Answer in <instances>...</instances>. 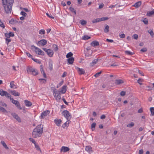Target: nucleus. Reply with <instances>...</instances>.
Listing matches in <instances>:
<instances>
[{
  "label": "nucleus",
  "mask_w": 154,
  "mask_h": 154,
  "mask_svg": "<svg viewBox=\"0 0 154 154\" xmlns=\"http://www.w3.org/2000/svg\"><path fill=\"white\" fill-rule=\"evenodd\" d=\"M69 9L72 12L74 13L75 15H76V10L75 9H74L73 8L70 7L69 8Z\"/></svg>",
  "instance_id": "29"
},
{
  "label": "nucleus",
  "mask_w": 154,
  "mask_h": 154,
  "mask_svg": "<svg viewBox=\"0 0 154 154\" xmlns=\"http://www.w3.org/2000/svg\"><path fill=\"white\" fill-rule=\"evenodd\" d=\"M0 111L4 113H7V111L3 107L0 106Z\"/></svg>",
  "instance_id": "34"
},
{
  "label": "nucleus",
  "mask_w": 154,
  "mask_h": 154,
  "mask_svg": "<svg viewBox=\"0 0 154 154\" xmlns=\"http://www.w3.org/2000/svg\"><path fill=\"white\" fill-rule=\"evenodd\" d=\"M134 123L133 122H131L130 124H129L127 125V126L128 127L131 128L134 126Z\"/></svg>",
  "instance_id": "41"
},
{
  "label": "nucleus",
  "mask_w": 154,
  "mask_h": 154,
  "mask_svg": "<svg viewBox=\"0 0 154 154\" xmlns=\"http://www.w3.org/2000/svg\"><path fill=\"white\" fill-rule=\"evenodd\" d=\"M54 47V50L55 51H57L58 50V48L56 45H53Z\"/></svg>",
  "instance_id": "61"
},
{
  "label": "nucleus",
  "mask_w": 154,
  "mask_h": 154,
  "mask_svg": "<svg viewBox=\"0 0 154 154\" xmlns=\"http://www.w3.org/2000/svg\"><path fill=\"white\" fill-rule=\"evenodd\" d=\"M26 54L29 57H31V58H32V56L30 54H29V53H27V52H26Z\"/></svg>",
  "instance_id": "64"
},
{
  "label": "nucleus",
  "mask_w": 154,
  "mask_h": 154,
  "mask_svg": "<svg viewBox=\"0 0 154 154\" xmlns=\"http://www.w3.org/2000/svg\"><path fill=\"white\" fill-rule=\"evenodd\" d=\"M140 51L142 52H145L147 51V49L146 48H143L141 49L140 50Z\"/></svg>",
  "instance_id": "56"
},
{
  "label": "nucleus",
  "mask_w": 154,
  "mask_h": 154,
  "mask_svg": "<svg viewBox=\"0 0 154 154\" xmlns=\"http://www.w3.org/2000/svg\"><path fill=\"white\" fill-rule=\"evenodd\" d=\"M20 14L24 17H26L27 15V14L23 11H21Z\"/></svg>",
  "instance_id": "52"
},
{
  "label": "nucleus",
  "mask_w": 154,
  "mask_h": 154,
  "mask_svg": "<svg viewBox=\"0 0 154 154\" xmlns=\"http://www.w3.org/2000/svg\"><path fill=\"white\" fill-rule=\"evenodd\" d=\"M26 71L28 73H32V74L34 75H36L38 74V72L37 70L32 67H28L27 68Z\"/></svg>",
  "instance_id": "3"
},
{
  "label": "nucleus",
  "mask_w": 154,
  "mask_h": 154,
  "mask_svg": "<svg viewBox=\"0 0 154 154\" xmlns=\"http://www.w3.org/2000/svg\"><path fill=\"white\" fill-rule=\"evenodd\" d=\"M29 140L31 142H32V143H34V144L36 143L35 140L32 138H29Z\"/></svg>",
  "instance_id": "49"
},
{
  "label": "nucleus",
  "mask_w": 154,
  "mask_h": 154,
  "mask_svg": "<svg viewBox=\"0 0 154 154\" xmlns=\"http://www.w3.org/2000/svg\"><path fill=\"white\" fill-rule=\"evenodd\" d=\"M9 92L13 95L15 96H18L20 95V93L18 92L15 91L14 90H9Z\"/></svg>",
  "instance_id": "15"
},
{
  "label": "nucleus",
  "mask_w": 154,
  "mask_h": 154,
  "mask_svg": "<svg viewBox=\"0 0 154 154\" xmlns=\"http://www.w3.org/2000/svg\"><path fill=\"white\" fill-rule=\"evenodd\" d=\"M0 26L3 28H4L5 27L4 24L1 20H0Z\"/></svg>",
  "instance_id": "48"
},
{
  "label": "nucleus",
  "mask_w": 154,
  "mask_h": 154,
  "mask_svg": "<svg viewBox=\"0 0 154 154\" xmlns=\"http://www.w3.org/2000/svg\"><path fill=\"white\" fill-rule=\"evenodd\" d=\"M54 122L57 126H60V125L62 121L61 119H55L54 120Z\"/></svg>",
  "instance_id": "21"
},
{
  "label": "nucleus",
  "mask_w": 154,
  "mask_h": 154,
  "mask_svg": "<svg viewBox=\"0 0 154 154\" xmlns=\"http://www.w3.org/2000/svg\"><path fill=\"white\" fill-rule=\"evenodd\" d=\"M39 33L40 34L44 35L45 33V31L44 29H41L39 31Z\"/></svg>",
  "instance_id": "46"
},
{
  "label": "nucleus",
  "mask_w": 154,
  "mask_h": 154,
  "mask_svg": "<svg viewBox=\"0 0 154 154\" xmlns=\"http://www.w3.org/2000/svg\"><path fill=\"white\" fill-rule=\"evenodd\" d=\"M0 105H2V106H5V107H6L7 106V105L6 103H5L3 102L2 101L0 102Z\"/></svg>",
  "instance_id": "51"
},
{
  "label": "nucleus",
  "mask_w": 154,
  "mask_h": 154,
  "mask_svg": "<svg viewBox=\"0 0 154 154\" xmlns=\"http://www.w3.org/2000/svg\"><path fill=\"white\" fill-rule=\"evenodd\" d=\"M141 2L139 1L136 3L133 6L135 7L136 8H138L141 5Z\"/></svg>",
  "instance_id": "25"
},
{
  "label": "nucleus",
  "mask_w": 154,
  "mask_h": 154,
  "mask_svg": "<svg viewBox=\"0 0 154 154\" xmlns=\"http://www.w3.org/2000/svg\"><path fill=\"white\" fill-rule=\"evenodd\" d=\"M96 125V123L95 122L91 124V129L92 131H94V129H95Z\"/></svg>",
  "instance_id": "42"
},
{
  "label": "nucleus",
  "mask_w": 154,
  "mask_h": 154,
  "mask_svg": "<svg viewBox=\"0 0 154 154\" xmlns=\"http://www.w3.org/2000/svg\"><path fill=\"white\" fill-rule=\"evenodd\" d=\"M102 72L101 71H100V72H97L94 75V76L95 77H98L101 74Z\"/></svg>",
  "instance_id": "50"
},
{
  "label": "nucleus",
  "mask_w": 154,
  "mask_h": 154,
  "mask_svg": "<svg viewBox=\"0 0 154 154\" xmlns=\"http://www.w3.org/2000/svg\"><path fill=\"white\" fill-rule=\"evenodd\" d=\"M91 38V37L88 36L87 35H85L82 37V38L85 40H87Z\"/></svg>",
  "instance_id": "32"
},
{
  "label": "nucleus",
  "mask_w": 154,
  "mask_h": 154,
  "mask_svg": "<svg viewBox=\"0 0 154 154\" xmlns=\"http://www.w3.org/2000/svg\"><path fill=\"white\" fill-rule=\"evenodd\" d=\"M91 46L93 47L97 46L99 45V42L97 41H94L91 42Z\"/></svg>",
  "instance_id": "17"
},
{
  "label": "nucleus",
  "mask_w": 154,
  "mask_h": 154,
  "mask_svg": "<svg viewBox=\"0 0 154 154\" xmlns=\"http://www.w3.org/2000/svg\"><path fill=\"white\" fill-rule=\"evenodd\" d=\"M76 69H77L78 71L79 72V73L80 75L85 74V71L83 69H80L78 67H77Z\"/></svg>",
  "instance_id": "16"
},
{
  "label": "nucleus",
  "mask_w": 154,
  "mask_h": 154,
  "mask_svg": "<svg viewBox=\"0 0 154 154\" xmlns=\"http://www.w3.org/2000/svg\"><path fill=\"white\" fill-rule=\"evenodd\" d=\"M85 150L89 152H92V148L90 146H86L85 147Z\"/></svg>",
  "instance_id": "18"
},
{
  "label": "nucleus",
  "mask_w": 154,
  "mask_h": 154,
  "mask_svg": "<svg viewBox=\"0 0 154 154\" xmlns=\"http://www.w3.org/2000/svg\"><path fill=\"white\" fill-rule=\"evenodd\" d=\"M109 26L108 25H106L105 26L104 30V32L105 33L108 32H109Z\"/></svg>",
  "instance_id": "30"
},
{
  "label": "nucleus",
  "mask_w": 154,
  "mask_h": 154,
  "mask_svg": "<svg viewBox=\"0 0 154 154\" xmlns=\"http://www.w3.org/2000/svg\"><path fill=\"white\" fill-rule=\"evenodd\" d=\"M62 114L64 116L67 120H70L72 118L71 113L67 110L63 111L62 112Z\"/></svg>",
  "instance_id": "5"
},
{
  "label": "nucleus",
  "mask_w": 154,
  "mask_h": 154,
  "mask_svg": "<svg viewBox=\"0 0 154 154\" xmlns=\"http://www.w3.org/2000/svg\"><path fill=\"white\" fill-rule=\"evenodd\" d=\"M31 47L35 49V51L37 54L42 55H44V52L42 51L40 48H39L38 47H36L33 45H32Z\"/></svg>",
  "instance_id": "7"
},
{
  "label": "nucleus",
  "mask_w": 154,
  "mask_h": 154,
  "mask_svg": "<svg viewBox=\"0 0 154 154\" xmlns=\"http://www.w3.org/2000/svg\"><path fill=\"white\" fill-rule=\"evenodd\" d=\"M14 2V0H8L6 1V3H2L6 13L8 14L11 13Z\"/></svg>",
  "instance_id": "2"
},
{
  "label": "nucleus",
  "mask_w": 154,
  "mask_h": 154,
  "mask_svg": "<svg viewBox=\"0 0 154 154\" xmlns=\"http://www.w3.org/2000/svg\"><path fill=\"white\" fill-rule=\"evenodd\" d=\"M154 14V11L153 9L150 11L148 12L146 14V15L150 17L152 15Z\"/></svg>",
  "instance_id": "28"
},
{
  "label": "nucleus",
  "mask_w": 154,
  "mask_h": 154,
  "mask_svg": "<svg viewBox=\"0 0 154 154\" xmlns=\"http://www.w3.org/2000/svg\"><path fill=\"white\" fill-rule=\"evenodd\" d=\"M74 58L73 57H71L69 58H68L67 60V61L70 64H72L73 63L74 61Z\"/></svg>",
  "instance_id": "20"
},
{
  "label": "nucleus",
  "mask_w": 154,
  "mask_h": 154,
  "mask_svg": "<svg viewBox=\"0 0 154 154\" xmlns=\"http://www.w3.org/2000/svg\"><path fill=\"white\" fill-rule=\"evenodd\" d=\"M98 60V59H95L92 62L90 63V66H93L95 64H96Z\"/></svg>",
  "instance_id": "24"
},
{
  "label": "nucleus",
  "mask_w": 154,
  "mask_h": 154,
  "mask_svg": "<svg viewBox=\"0 0 154 154\" xmlns=\"http://www.w3.org/2000/svg\"><path fill=\"white\" fill-rule=\"evenodd\" d=\"M69 149L68 147L63 146L61 147V149L60 152H65L69 151Z\"/></svg>",
  "instance_id": "14"
},
{
  "label": "nucleus",
  "mask_w": 154,
  "mask_h": 154,
  "mask_svg": "<svg viewBox=\"0 0 154 154\" xmlns=\"http://www.w3.org/2000/svg\"><path fill=\"white\" fill-rule=\"evenodd\" d=\"M123 83V81L121 79L116 80L115 82V84L117 85H119Z\"/></svg>",
  "instance_id": "26"
},
{
  "label": "nucleus",
  "mask_w": 154,
  "mask_h": 154,
  "mask_svg": "<svg viewBox=\"0 0 154 154\" xmlns=\"http://www.w3.org/2000/svg\"><path fill=\"white\" fill-rule=\"evenodd\" d=\"M133 37L135 39H137L138 38V35L137 34H134L133 36Z\"/></svg>",
  "instance_id": "54"
},
{
  "label": "nucleus",
  "mask_w": 154,
  "mask_h": 154,
  "mask_svg": "<svg viewBox=\"0 0 154 154\" xmlns=\"http://www.w3.org/2000/svg\"><path fill=\"white\" fill-rule=\"evenodd\" d=\"M70 122V120H67V121L63 125V128H64L65 127L69 125Z\"/></svg>",
  "instance_id": "35"
},
{
  "label": "nucleus",
  "mask_w": 154,
  "mask_h": 154,
  "mask_svg": "<svg viewBox=\"0 0 154 154\" xmlns=\"http://www.w3.org/2000/svg\"><path fill=\"white\" fill-rule=\"evenodd\" d=\"M47 40L44 39H43L38 41L37 44H38L42 46H44L45 45L47 44Z\"/></svg>",
  "instance_id": "12"
},
{
  "label": "nucleus",
  "mask_w": 154,
  "mask_h": 154,
  "mask_svg": "<svg viewBox=\"0 0 154 154\" xmlns=\"http://www.w3.org/2000/svg\"><path fill=\"white\" fill-rule=\"evenodd\" d=\"M0 95L2 96H5L7 98H9L11 97V95L7 91H4L2 89L0 90Z\"/></svg>",
  "instance_id": "9"
},
{
  "label": "nucleus",
  "mask_w": 154,
  "mask_h": 154,
  "mask_svg": "<svg viewBox=\"0 0 154 154\" xmlns=\"http://www.w3.org/2000/svg\"><path fill=\"white\" fill-rule=\"evenodd\" d=\"M43 125H39L37 126L33 130L32 133V137L34 138H37L41 136L43 132Z\"/></svg>",
  "instance_id": "1"
},
{
  "label": "nucleus",
  "mask_w": 154,
  "mask_h": 154,
  "mask_svg": "<svg viewBox=\"0 0 154 154\" xmlns=\"http://www.w3.org/2000/svg\"><path fill=\"white\" fill-rule=\"evenodd\" d=\"M93 51L91 50L86 51L85 53V58L87 59H88L89 57L91 55Z\"/></svg>",
  "instance_id": "13"
},
{
  "label": "nucleus",
  "mask_w": 154,
  "mask_h": 154,
  "mask_svg": "<svg viewBox=\"0 0 154 154\" xmlns=\"http://www.w3.org/2000/svg\"><path fill=\"white\" fill-rule=\"evenodd\" d=\"M10 87L11 88H16L17 87L14 84V82L11 81L10 83Z\"/></svg>",
  "instance_id": "27"
},
{
  "label": "nucleus",
  "mask_w": 154,
  "mask_h": 154,
  "mask_svg": "<svg viewBox=\"0 0 154 154\" xmlns=\"http://www.w3.org/2000/svg\"><path fill=\"white\" fill-rule=\"evenodd\" d=\"M11 115L17 121H18V122H21V119L17 114H16L15 113H12Z\"/></svg>",
  "instance_id": "11"
},
{
  "label": "nucleus",
  "mask_w": 154,
  "mask_h": 154,
  "mask_svg": "<svg viewBox=\"0 0 154 154\" xmlns=\"http://www.w3.org/2000/svg\"><path fill=\"white\" fill-rule=\"evenodd\" d=\"M14 21L13 19H11L9 21V23L11 24H14Z\"/></svg>",
  "instance_id": "57"
},
{
  "label": "nucleus",
  "mask_w": 154,
  "mask_h": 154,
  "mask_svg": "<svg viewBox=\"0 0 154 154\" xmlns=\"http://www.w3.org/2000/svg\"><path fill=\"white\" fill-rule=\"evenodd\" d=\"M5 37H6L7 38H9L10 37V35L9 33H5Z\"/></svg>",
  "instance_id": "58"
},
{
  "label": "nucleus",
  "mask_w": 154,
  "mask_h": 154,
  "mask_svg": "<svg viewBox=\"0 0 154 154\" xmlns=\"http://www.w3.org/2000/svg\"><path fill=\"white\" fill-rule=\"evenodd\" d=\"M42 49L46 52L47 54L49 57H51L53 56L54 54V52L53 50L50 49H48L45 48H43Z\"/></svg>",
  "instance_id": "8"
},
{
  "label": "nucleus",
  "mask_w": 154,
  "mask_h": 154,
  "mask_svg": "<svg viewBox=\"0 0 154 154\" xmlns=\"http://www.w3.org/2000/svg\"><path fill=\"white\" fill-rule=\"evenodd\" d=\"M1 143L3 146L6 149H8V147L7 146V145L5 142L4 141H1Z\"/></svg>",
  "instance_id": "31"
},
{
  "label": "nucleus",
  "mask_w": 154,
  "mask_h": 154,
  "mask_svg": "<svg viewBox=\"0 0 154 154\" xmlns=\"http://www.w3.org/2000/svg\"><path fill=\"white\" fill-rule=\"evenodd\" d=\"M80 23L82 25H85L86 24L87 22L83 20H80Z\"/></svg>",
  "instance_id": "40"
},
{
  "label": "nucleus",
  "mask_w": 154,
  "mask_h": 154,
  "mask_svg": "<svg viewBox=\"0 0 154 154\" xmlns=\"http://www.w3.org/2000/svg\"><path fill=\"white\" fill-rule=\"evenodd\" d=\"M32 59L35 62L38 63H41V62L39 60L37 59H35V58H32Z\"/></svg>",
  "instance_id": "53"
},
{
  "label": "nucleus",
  "mask_w": 154,
  "mask_h": 154,
  "mask_svg": "<svg viewBox=\"0 0 154 154\" xmlns=\"http://www.w3.org/2000/svg\"><path fill=\"white\" fill-rule=\"evenodd\" d=\"M142 81L143 80L140 78L138 80L137 82L139 84L141 85H142V84L141 83V82H142Z\"/></svg>",
  "instance_id": "59"
},
{
  "label": "nucleus",
  "mask_w": 154,
  "mask_h": 154,
  "mask_svg": "<svg viewBox=\"0 0 154 154\" xmlns=\"http://www.w3.org/2000/svg\"><path fill=\"white\" fill-rule=\"evenodd\" d=\"M46 15L49 18L54 19V17H53L51 14L50 15L48 13H46Z\"/></svg>",
  "instance_id": "63"
},
{
  "label": "nucleus",
  "mask_w": 154,
  "mask_h": 154,
  "mask_svg": "<svg viewBox=\"0 0 154 154\" xmlns=\"http://www.w3.org/2000/svg\"><path fill=\"white\" fill-rule=\"evenodd\" d=\"M66 85H63L61 89V90L60 91V93H61L62 94L65 93L66 92Z\"/></svg>",
  "instance_id": "23"
},
{
  "label": "nucleus",
  "mask_w": 154,
  "mask_h": 154,
  "mask_svg": "<svg viewBox=\"0 0 154 154\" xmlns=\"http://www.w3.org/2000/svg\"><path fill=\"white\" fill-rule=\"evenodd\" d=\"M53 92L56 100L57 101H59L61 99L60 92V91H57L56 89H54Z\"/></svg>",
  "instance_id": "4"
},
{
  "label": "nucleus",
  "mask_w": 154,
  "mask_h": 154,
  "mask_svg": "<svg viewBox=\"0 0 154 154\" xmlns=\"http://www.w3.org/2000/svg\"><path fill=\"white\" fill-rule=\"evenodd\" d=\"M125 53L126 54L129 55H132L133 54V53L129 51H125Z\"/></svg>",
  "instance_id": "37"
},
{
  "label": "nucleus",
  "mask_w": 154,
  "mask_h": 154,
  "mask_svg": "<svg viewBox=\"0 0 154 154\" xmlns=\"http://www.w3.org/2000/svg\"><path fill=\"white\" fill-rule=\"evenodd\" d=\"M39 80H41L42 83H45L46 82V80L45 79H39Z\"/></svg>",
  "instance_id": "62"
},
{
  "label": "nucleus",
  "mask_w": 154,
  "mask_h": 154,
  "mask_svg": "<svg viewBox=\"0 0 154 154\" xmlns=\"http://www.w3.org/2000/svg\"><path fill=\"white\" fill-rule=\"evenodd\" d=\"M50 112L49 110H47L42 112L40 116V119H44L45 116L48 115Z\"/></svg>",
  "instance_id": "10"
},
{
  "label": "nucleus",
  "mask_w": 154,
  "mask_h": 154,
  "mask_svg": "<svg viewBox=\"0 0 154 154\" xmlns=\"http://www.w3.org/2000/svg\"><path fill=\"white\" fill-rule=\"evenodd\" d=\"M72 55H73V54L71 52H69L66 54V58H69L71 57H71Z\"/></svg>",
  "instance_id": "39"
},
{
  "label": "nucleus",
  "mask_w": 154,
  "mask_h": 154,
  "mask_svg": "<svg viewBox=\"0 0 154 154\" xmlns=\"http://www.w3.org/2000/svg\"><path fill=\"white\" fill-rule=\"evenodd\" d=\"M142 21L145 24H148V20L146 18H145Z\"/></svg>",
  "instance_id": "47"
},
{
  "label": "nucleus",
  "mask_w": 154,
  "mask_h": 154,
  "mask_svg": "<svg viewBox=\"0 0 154 154\" xmlns=\"http://www.w3.org/2000/svg\"><path fill=\"white\" fill-rule=\"evenodd\" d=\"M40 71L41 72L42 74H43V75L45 78H47L46 75V74L45 73L43 70V67H42V65H41L40 66Z\"/></svg>",
  "instance_id": "19"
},
{
  "label": "nucleus",
  "mask_w": 154,
  "mask_h": 154,
  "mask_svg": "<svg viewBox=\"0 0 154 154\" xmlns=\"http://www.w3.org/2000/svg\"><path fill=\"white\" fill-rule=\"evenodd\" d=\"M152 116H154V107H151L150 108Z\"/></svg>",
  "instance_id": "38"
},
{
  "label": "nucleus",
  "mask_w": 154,
  "mask_h": 154,
  "mask_svg": "<svg viewBox=\"0 0 154 154\" xmlns=\"http://www.w3.org/2000/svg\"><path fill=\"white\" fill-rule=\"evenodd\" d=\"M9 98L10 100H11L12 103L13 104H15L18 109L20 110L22 109V108L21 107L20 104L18 101L14 100L13 98H11V97H9Z\"/></svg>",
  "instance_id": "6"
},
{
  "label": "nucleus",
  "mask_w": 154,
  "mask_h": 154,
  "mask_svg": "<svg viewBox=\"0 0 154 154\" xmlns=\"http://www.w3.org/2000/svg\"><path fill=\"white\" fill-rule=\"evenodd\" d=\"M100 21H101L108 20L109 19V18L107 17H103L100 18Z\"/></svg>",
  "instance_id": "44"
},
{
  "label": "nucleus",
  "mask_w": 154,
  "mask_h": 154,
  "mask_svg": "<svg viewBox=\"0 0 154 154\" xmlns=\"http://www.w3.org/2000/svg\"><path fill=\"white\" fill-rule=\"evenodd\" d=\"M24 102L26 106L29 107L31 106L32 105V103L27 100H25L24 101Z\"/></svg>",
  "instance_id": "22"
},
{
  "label": "nucleus",
  "mask_w": 154,
  "mask_h": 154,
  "mask_svg": "<svg viewBox=\"0 0 154 154\" xmlns=\"http://www.w3.org/2000/svg\"><path fill=\"white\" fill-rule=\"evenodd\" d=\"M125 92L124 91H122L120 93V95L122 96H125Z\"/></svg>",
  "instance_id": "60"
},
{
  "label": "nucleus",
  "mask_w": 154,
  "mask_h": 154,
  "mask_svg": "<svg viewBox=\"0 0 154 154\" xmlns=\"http://www.w3.org/2000/svg\"><path fill=\"white\" fill-rule=\"evenodd\" d=\"M148 33L150 34V35L152 37L154 35L153 32L152 30L150 29L148 31Z\"/></svg>",
  "instance_id": "45"
},
{
  "label": "nucleus",
  "mask_w": 154,
  "mask_h": 154,
  "mask_svg": "<svg viewBox=\"0 0 154 154\" xmlns=\"http://www.w3.org/2000/svg\"><path fill=\"white\" fill-rule=\"evenodd\" d=\"M99 22H100V18H97L94 19L92 21V22L93 23H97Z\"/></svg>",
  "instance_id": "36"
},
{
  "label": "nucleus",
  "mask_w": 154,
  "mask_h": 154,
  "mask_svg": "<svg viewBox=\"0 0 154 154\" xmlns=\"http://www.w3.org/2000/svg\"><path fill=\"white\" fill-rule=\"evenodd\" d=\"M49 68L50 70H52L53 69V64L52 62H49Z\"/></svg>",
  "instance_id": "33"
},
{
  "label": "nucleus",
  "mask_w": 154,
  "mask_h": 154,
  "mask_svg": "<svg viewBox=\"0 0 154 154\" xmlns=\"http://www.w3.org/2000/svg\"><path fill=\"white\" fill-rule=\"evenodd\" d=\"M34 145L35 148L38 151H40V152H41L40 148L38 145L36 143Z\"/></svg>",
  "instance_id": "43"
},
{
  "label": "nucleus",
  "mask_w": 154,
  "mask_h": 154,
  "mask_svg": "<svg viewBox=\"0 0 154 154\" xmlns=\"http://www.w3.org/2000/svg\"><path fill=\"white\" fill-rule=\"evenodd\" d=\"M6 43L7 45H8L9 44V43L11 42V40L10 39H8V38H6Z\"/></svg>",
  "instance_id": "55"
}]
</instances>
